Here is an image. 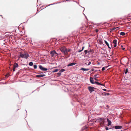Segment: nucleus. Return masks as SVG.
<instances>
[{
    "label": "nucleus",
    "mask_w": 131,
    "mask_h": 131,
    "mask_svg": "<svg viewBox=\"0 0 131 131\" xmlns=\"http://www.w3.org/2000/svg\"><path fill=\"white\" fill-rule=\"evenodd\" d=\"M39 74L43 73V72H41L38 73Z\"/></svg>",
    "instance_id": "nucleus-39"
},
{
    "label": "nucleus",
    "mask_w": 131,
    "mask_h": 131,
    "mask_svg": "<svg viewBox=\"0 0 131 131\" xmlns=\"http://www.w3.org/2000/svg\"><path fill=\"white\" fill-rule=\"evenodd\" d=\"M83 14L84 15H85H85H84V14Z\"/></svg>",
    "instance_id": "nucleus-47"
},
{
    "label": "nucleus",
    "mask_w": 131,
    "mask_h": 131,
    "mask_svg": "<svg viewBox=\"0 0 131 131\" xmlns=\"http://www.w3.org/2000/svg\"><path fill=\"white\" fill-rule=\"evenodd\" d=\"M83 14L84 15H85H85H84V14Z\"/></svg>",
    "instance_id": "nucleus-45"
},
{
    "label": "nucleus",
    "mask_w": 131,
    "mask_h": 131,
    "mask_svg": "<svg viewBox=\"0 0 131 131\" xmlns=\"http://www.w3.org/2000/svg\"><path fill=\"white\" fill-rule=\"evenodd\" d=\"M58 71V69H55L54 71H53L52 72H57Z\"/></svg>",
    "instance_id": "nucleus-26"
},
{
    "label": "nucleus",
    "mask_w": 131,
    "mask_h": 131,
    "mask_svg": "<svg viewBox=\"0 0 131 131\" xmlns=\"http://www.w3.org/2000/svg\"><path fill=\"white\" fill-rule=\"evenodd\" d=\"M94 89L95 88L93 86H89L88 87V89L90 93H92V92L95 91L94 90Z\"/></svg>",
    "instance_id": "nucleus-4"
},
{
    "label": "nucleus",
    "mask_w": 131,
    "mask_h": 131,
    "mask_svg": "<svg viewBox=\"0 0 131 131\" xmlns=\"http://www.w3.org/2000/svg\"><path fill=\"white\" fill-rule=\"evenodd\" d=\"M76 64V63H74V62H73V63H70L69 64H68L67 65V66L68 67H69V66H73L75 64Z\"/></svg>",
    "instance_id": "nucleus-13"
},
{
    "label": "nucleus",
    "mask_w": 131,
    "mask_h": 131,
    "mask_svg": "<svg viewBox=\"0 0 131 131\" xmlns=\"http://www.w3.org/2000/svg\"><path fill=\"white\" fill-rule=\"evenodd\" d=\"M50 53L52 57L54 56L55 54H58L55 50L52 51L50 52Z\"/></svg>",
    "instance_id": "nucleus-6"
},
{
    "label": "nucleus",
    "mask_w": 131,
    "mask_h": 131,
    "mask_svg": "<svg viewBox=\"0 0 131 131\" xmlns=\"http://www.w3.org/2000/svg\"><path fill=\"white\" fill-rule=\"evenodd\" d=\"M83 14L84 15H85H85H84V14Z\"/></svg>",
    "instance_id": "nucleus-46"
},
{
    "label": "nucleus",
    "mask_w": 131,
    "mask_h": 131,
    "mask_svg": "<svg viewBox=\"0 0 131 131\" xmlns=\"http://www.w3.org/2000/svg\"><path fill=\"white\" fill-rule=\"evenodd\" d=\"M103 90L104 91H106V89H103Z\"/></svg>",
    "instance_id": "nucleus-40"
},
{
    "label": "nucleus",
    "mask_w": 131,
    "mask_h": 131,
    "mask_svg": "<svg viewBox=\"0 0 131 131\" xmlns=\"http://www.w3.org/2000/svg\"><path fill=\"white\" fill-rule=\"evenodd\" d=\"M80 70H82L83 71H87L89 70V69H85L84 68H82Z\"/></svg>",
    "instance_id": "nucleus-16"
},
{
    "label": "nucleus",
    "mask_w": 131,
    "mask_h": 131,
    "mask_svg": "<svg viewBox=\"0 0 131 131\" xmlns=\"http://www.w3.org/2000/svg\"><path fill=\"white\" fill-rule=\"evenodd\" d=\"M84 47H82V49L81 50H82V51L84 49Z\"/></svg>",
    "instance_id": "nucleus-37"
},
{
    "label": "nucleus",
    "mask_w": 131,
    "mask_h": 131,
    "mask_svg": "<svg viewBox=\"0 0 131 131\" xmlns=\"http://www.w3.org/2000/svg\"><path fill=\"white\" fill-rule=\"evenodd\" d=\"M83 14L84 15H85H85H84V14Z\"/></svg>",
    "instance_id": "nucleus-48"
},
{
    "label": "nucleus",
    "mask_w": 131,
    "mask_h": 131,
    "mask_svg": "<svg viewBox=\"0 0 131 131\" xmlns=\"http://www.w3.org/2000/svg\"><path fill=\"white\" fill-rule=\"evenodd\" d=\"M90 80L91 83L92 84H94L95 83L94 82V80L93 78L91 77H90Z\"/></svg>",
    "instance_id": "nucleus-8"
},
{
    "label": "nucleus",
    "mask_w": 131,
    "mask_h": 131,
    "mask_svg": "<svg viewBox=\"0 0 131 131\" xmlns=\"http://www.w3.org/2000/svg\"><path fill=\"white\" fill-rule=\"evenodd\" d=\"M128 68H126L125 71V74H126L127 73H128Z\"/></svg>",
    "instance_id": "nucleus-22"
},
{
    "label": "nucleus",
    "mask_w": 131,
    "mask_h": 131,
    "mask_svg": "<svg viewBox=\"0 0 131 131\" xmlns=\"http://www.w3.org/2000/svg\"><path fill=\"white\" fill-rule=\"evenodd\" d=\"M113 43L114 44H117V40L116 39H115L113 41Z\"/></svg>",
    "instance_id": "nucleus-20"
},
{
    "label": "nucleus",
    "mask_w": 131,
    "mask_h": 131,
    "mask_svg": "<svg viewBox=\"0 0 131 131\" xmlns=\"http://www.w3.org/2000/svg\"><path fill=\"white\" fill-rule=\"evenodd\" d=\"M45 75H46L45 74L37 75H36V77L37 78H40L44 77Z\"/></svg>",
    "instance_id": "nucleus-12"
},
{
    "label": "nucleus",
    "mask_w": 131,
    "mask_h": 131,
    "mask_svg": "<svg viewBox=\"0 0 131 131\" xmlns=\"http://www.w3.org/2000/svg\"><path fill=\"white\" fill-rule=\"evenodd\" d=\"M71 51V49H67V55H68V52H70V51Z\"/></svg>",
    "instance_id": "nucleus-24"
},
{
    "label": "nucleus",
    "mask_w": 131,
    "mask_h": 131,
    "mask_svg": "<svg viewBox=\"0 0 131 131\" xmlns=\"http://www.w3.org/2000/svg\"><path fill=\"white\" fill-rule=\"evenodd\" d=\"M70 1V0H66V1H62L61 2H59L58 3H54L51 4H49V5H48V6H50V5H54V4H57L58 3H61V2H66V1Z\"/></svg>",
    "instance_id": "nucleus-10"
},
{
    "label": "nucleus",
    "mask_w": 131,
    "mask_h": 131,
    "mask_svg": "<svg viewBox=\"0 0 131 131\" xmlns=\"http://www.w3.org/2000/svg\"><path fill=\"white\" fill-rule=\"evenodd\" d=\"M117 44H114V47H116Z\"/></svg>",
    "instance_id": "nucleus-33"
},
{
    "label": "nucleus",
    "mask_w": 131,
    "mask_h": 131,
    "mask_svg": "<svg viewBox=\"0 0 131 131\" xmlns=\"http://www.w3.org/2000/svg\"><path fill=\"white\" fill-rule=\"evenodd\" d=\"M110 95V93H106L104 94L105 95Z\"/></svg>",
    "instance_id": "nucleus-30"
},
{
    "label": "nucleus",
    "mask_w": 131,
    "mask_h": 131,
    "mask_svg": "<svg viewBox=\"0 0 131 131\" xmlns=\"http://www.w3.org/2000/svg\"><path fill=\"white\" fill-rule=\"evenodd\" d=\"M104 41L105 44L107 46H108V48L109 49H111V47H110L109 43H108V42L105 40Z\"/></svg>",
    "instance_id": "nucleus-15"
},
{
    "label": "nucleus",
    "mask_w": 131,
    "mask_h": 131,
    "mask_svg": "<svg viewBox=\"0 0 131 131\" xmlns=\"http://www.w3.org/2000/svg\"><path fill=\"white\" fill-rule=\"evenodd\" d=\"M19 56L21 58L26 59L29 57V55L27 53L25 52L23 53L21 52H20Z\"/></svg>",
    "instance_id": "nucleus-1"
},
{
    "label": "nucleus",
    "mask_w": 131,
    "mask_h": 131,
    "mask_svg": "<svg viewBox=\"0 0 131 131\" xmlns=\"http://www.w3.org/2000/svg\"><path fill=\"white\" fill-rule=\"evenodd\" d=\"M107 125L108 126H109L111 125V121L109 120L107 118Z\"/></svg>",
    "instance_id": "nucleus-14"
},
{
    "label": "nucleus",
    "mask_w": 131,
    "mask_h": 131,
    "mask_svg": "<svg viewBox=\"0 0 131 131\" xmlns=\"http://www.w3.org/2000/svg\"><path fill=\"white\" fill-rule=\"evenodd\" d=\"M129 50L130 51V53H131V47L129 49Z\"/></svg>",
    "instance_id": "nucleus-35"
},
{
    "label": "nucleus",
    "mask_w": 131,
    "mask_h": 131,
    "mask_svg": "<svg viewBox=\"0 0 131 131\" xmlns=\"http://www.w3.org/2000/svg\"><path fill=\"white\" fill-rule=\"evenodd\" d=\"M94 69H92V70L91 71H94Z\"/></svg>",
    "instance_id": "nucleus-41"
},
{
    "label": "nucleus",
    "mask_w": 131,
    "mask_h": 131,
    "mask_svg": "<svg viewBox=\"0 0 131 131\" xmlns=\"http://www.w3.org/2000/svg\"><path fill=\"white\" fill-rule=\"evenodd\" d=\"M107 106L108 107V105H107Z\"/></svg>",
    "instance_id": "nucleus-50"
},
{
    "label": "nucleus",
    "mask_w": 131,
    "mask_h": 131,
    "mask_svg": "<svg viewBox=\"0 0 131 131\" xmlns=\"http://www.w3.org/2000/svg\"><path fill=\"white\" fill-rule=\"evenodd\" d=\"M34 67L35 69H36L37 68V66L36 64H35L34 65Z\"/></svg>",
    "instance_id": "nucleus-29"
},
{
    "label": "nucleus",
    "mask_w": 131,
    "mask_h": 131,
    "mask_svg": "<svg viewBox=\"0 0 131 131\" xmlns=\"http://www.w3.org/2000/svg\"><path fill=\"white\" fill-rule=\"evenodd\" d=\"M107 106L108 107V105H107Z\"/></svg>",
    "instance_id": "nucleus-49"
},
{
    "label": "nucleus",
    "mask_w": 131,
    "mask_h": 131,
    "mask_svg": "<svg viewBox=\"0 0 131 131\" xmlns=\"http://www.w3.org/2000/svg\"><path fill=\"white\" fill-rule=\"evenodd\" d=\"M82 51V50H79L78 51V52H81Z\"/></svg>",
    "instance_id": "nucleus-36"
},
{
    "label": "nucleus",
    "mask_w": 131,
    "mask_h": 131,
    "mask_svg": "<svg viewBox=\"0 0 131 131\" xmlns=\"http://www.w3.org/2000/svg\"><path fill=\"white\" fill-rule=\"evenodd\" d=\"M61 72H60L57 73V74L59 76H60L61 75Z\"/></svg>",
    "instance_id": "nucleus-32"
},
{
    "label": "nucleus",
    "mask_w": 131,
    "mask_h": 131,
    "mask_svg": "<svg viewBox=\"0 0 131 131\" xmlns=\"http://www.w3.org/2000/svg\"><path fill=\"white\" fill-rule=\"evenodd\" d=\"M85 128H86V129L87 128V127H85Z\"/></svg>",
    "instance_id": "nucleus-44"
},
{
    "label": "nucleus",
    "mask_w": 131,
    "mask_h": 131,
    "mask_svg": "<svg viewBox=\"0 0 131 131\" xmlns=\"http://www.w3.org/2000/svg\"><path fill=\"white\" fill-rule=\"evenodd\" d=\"M18 64L17 63H15V64L14 66V67L13 69V71H15L16 68L18 67Z\"/></svg>",
    "instance_id": "nucleus-7"
},
{
    "label": "nucleus",
    "mask_w": 131,
    "mask_h": 131,
    "mask_svg": "<svg viewBox=\"0 0 131 131\" xmlns=\"http://www.w3.org/2000/svg\"><path fill=\"white\" fill-rule=\"evenodd\" d=\"M39 69L43 71H46L48 70L47 68H45L43 67L41 65H40L39 66Z\"/></svg>",
    "instance_id": "nucleus-5"
},
{
    "label": "nucleus",
    "mask_w": 131,
    "mask_h": 131,
    "mask_svg": "<svg viewBox=\"0 0 131 131\" xmlns=\"http://www.w3.org/2000/svg\"><path fill=\"white\" fill-rule=\"evenodd\" d=\"M95 84H96L99 85L104 86V85L103 84H101L99 82L97 81H95L94 82Z\"/></svg>",
    "instance_id": "nucleus-11"
},
{
    "label": "nucleus",
    "mask_w": 131,
    "mask_h": 131,
    "mask_svg": "<svg viewBox=\"0 0 131 131\" xmlns=\"http://www.w3.org/2000/svg\"><path fill=\"white\" fill-rule=\"evenodd\" d=\"M91 63V62L90 61L88 63V64L87 63H85V64H86L87 66H89V65H90Z\"/></svg>",
    "instance_id": "nucleus-28"
},
{
    "label": "nucleus",
    "mask_w": 131,
    "mask_h": 131,
    "mask_svg": "<svg viewBox=\"0 0 131 131\" xmlns=\"http://www.w3.org/2000/svg\"><path fill=\"white\" fill-rule=\"evenodd\" d=\"M88 51H89L87 50H85L84 51V52L85 53V54H87V53H88Z\"/></svg>",
    "instance_id": "nucleus-23"
},
{
    "label": "nucleus",
    "mask_w": 131,
    "mask_h": 131,
    "mask_svg": "<svg viewBox=\"0 0 131 131\" xmlns=\"http://www.w3.org/2000/svg\"><path fill=\"white\" fill-rule=\"evenodd\" d=\"M118 28V27L114 28L112 29H111L110 30V32H112L115 29Z\"/></svg>",
    "instance_id": "nucleus-18"
},
{
    "label": "nucleus",
    "mask_w": 131,
    "mask_h": 131,
    "mask_svg": "<svg viewBox=\"0 0 131 131\" xmlns=\"http://www.w3.org/2000/svg\"><path fill=\"white\" fill-rule=\"evenodd\" d=\"M96 32H97L98 31V30L97 29H96L95 31Z\"/></svg>",
    "instance_id": "nucleus-38"
},
{
    "label": "nucleus",
    "mask_w": 131,
    "mask_h": 131,
    "mask_svg": "<svg viewBox=\"0 0 131 131\" xmlns=\"http://www.w3.org/2000/svg\"><path fill=\"white\" fill-rule=\"evenodd\" d=\"M93 51V50L90 49L88 51V53H90V52H91Z\"/></svg>",
    "instance_id": "nucleus-31"
},
{
    "label": "nucleus",
    "mask_w": 131,
    "mask_h": 131,
    "mask_svg": "<svg viewBox=\"0 0 131 131\" xmlns=\"http://www.w3.org/2000/svg\"><path fill=\"white\" fill-rule=\"evenodd\" d=\"M65 70L64 69H61L60 70V72H63L64 71H65Z\"/></svg>",
    "instance_id": "nucleus-27"
},
{
    "label": "nucleus",
    "mask_w": 131,
    "mask_h": 131,
    "mask_svg": "<svg viewBox=\"0 0 131 131\" xmlns=\"http://www.w3.org/2000/svg\"><path fill=\"white\" fill-rule=\"evenodd\" d=\"M107 67H108L107 66V67H103L102 69V71L104 70H105V69H106L107 68Z\"/></svg>",
    "instance_id": "nucleus-21"
},
{
    "label": "nucleus",
    "mask_w": 131,
    "mask_h": 131,
    "mask_svg": "<svg viewBox=\"0 0 131 131\" xmlns=\"http://www.w3.org/2000/svg\"><path fill=\"white\" fill-rule=\"evenodd\" d=\"M122 126H121L116 125L115 126L114 128L115 129H120L122 128Z\"/></svg>",
    "instance_id": "nucleus-9"
},
{
    "label": "nucleus",
    "mask_w": 131,
    "mask_h": 131,
    "mask_svg": "<svg viewBox=\"0 0 131 131\" xmlns=\"http://www.w3.org/2000/svg\"><path fill=\"white\" fill-rule=\"evenodd\" d=\"M105 118H99L97 119V121L100 123L102 125H104V120Z\"/></svg>",
    "instance_id": "nucleus-3"
},
{
    "label": "nucleus",
    "mask_w": 131,
    "mask_h": 131,
    "mask_svg": "<svg viewBox=\"0 0 131 131\" xmlns=\"http://www.w3.org/2000/svg\"><path fill=\"white\" fill-rule=\"evenodd\" d=\"M98 75V74H97L95 75L94 76V77H93L94 79L96 81L98 80L97 79V78H98L97 77V76Z\"/></svg>",
    "instance_id": "nucleus-17"
},
{
    "label": "nucleus",
    "mask_w": 131,
    "mask_h": 131,
    "mask_svg": "<svg viewBox=\"0 0 131 131\" xmlns=\"http://www.w3.org/2000/svg\"><path fill=\"white\" fill-rule=\"evenodd\" d=\"M60 50L65 55H67V49L65 47H62L60 48Z\"/></svg>",
    "instance_id": "nucleus-2"
},
{
    "label": "nucleus",
    "mask_w": 131,
    "mask_h": 131,
    "mask_svg": "<svg viewBox=\"0 0 131 131\" xmlns=\"http://www.w3.org/2000/svg\"><path fill=\"white\" fill-rule=\"evenodd\" d=\"M120 35H121L124 36L125 35V33L124 32H121L120 33Z\"/></svg>",
    "instance_id": "nucleus-19"
},
{
    "label": "nucleus",
    "mask_w": 131,
    "mask_h": 131,
    "mask_svg": "<svg viewBox=\"0 0 131 131\" xmlns=\"http://www.w3.org/2000/svg\"><path fill=\"white\" fill-rule=\"evenodd\" d=\"M33 64V63L32 62H30L29 63V65L30 66H32Z\"/></svg>",
    "instance_id": "nucleus-25"
},
{
    "label": "nucleus",
    "mask_w": 131,
    "mask_h": 131,
    "mask_svg": "<svg viewBox=\"0 0 131 131\" xmlns=\"http://www.w3.org/2000/svg\"><path fill=\"white\" fill-rule=\"evenodd\" d=\"M105 129L106 130H107L109 129L107 127H106L105 128Z\"/></svg>",
    "instance_id": "nucleus-34"
},
{
    "label": "nucleus",
    "mask_w": 131,
    "mask_h": 131,
    "mask_svg": "<svg viewBox=\"0 0 131 131\" xmlns=\"http://www.w3.org/2000/svg\"><path fill=\"white\" fill-rule=\"evenodd\" d=\"M125 49V48H123V50H124Z\"/></svg>",
    "instance_id": "nucleus-43"
},
{
    "label": "nucleus",
    "mask_w": 131,
    "mask_h": 131,
    "mask_svg": "<svg viewBox=\"0 0 131 131\" xmlns=\"http://www.w3.org/2000/svg\"><path fill=\"white\" fill-rule=\"evenodd\" d=\"M121 47H122V48H123V46L122 45H121Z\"/></svg>",
    "instance_id": "nucleus-42"
}]
</instances>
